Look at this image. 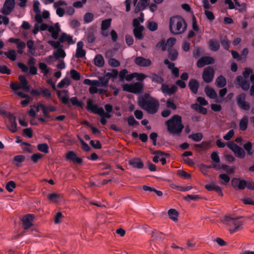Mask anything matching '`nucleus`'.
Segmentation results:
<instances>
[{"label": "nucleus", "mask_w": 254, "mask_h": 254, "mask_svg": "<svg viewBox=\"0 0 254 254\" xmlns=\"http://www.w3.org/2000/svg\"><path fill=\"white\" fill-rule=\"evenodd\" d=\"M168 131L172 134L179 135L184 127L182 123V118L178 115H174L171 119L166 122Z\"/></svg>", "instance_id": "obj_1"}, {"label": "nucleus", "mask_w": 254, "mask_h": 254, "mask_svg": "<svg viewBox=\"0 0 254 254\" xmlns=\"http://www.w3.org/2000/svg\"><path fill=\"white\" fill-rule=\"evenodd\" d=\"M187 27L185 20L180 16L172 17L170 19L169 29L173 34H180L184 33Z\"/></svg>", "instance_id": "obj_2"}, {"label": "nucleus", "mask_w": 254, "mask_h": 254, "mask_svg": "<svg viewBox=\"0 0 254 254\" xmlns=\"http://www.w3.org/2000/svg\"><path fill=\"white\" fill-rule=\"evenodd\" d=\"M159 106V103L157 100L153 98H150L147 100L146 106L145 107L144 110L149 114H154L157 112Z\"/></svg>", "instance_id": "obj_3"}, {"label": "nucleus", "mask_w": 254, "mask_h": 254, "mask_svg": "<svg viewBox=\"0 0 254 254\" xmlns=\"http://www.w3.org/2000/svg\"><path fill=\"white\" fill-rule=\"evenodd\" d=\"M227 146L234 152L235 155L239 158H243L245 156L244 150L233 142H228Z\"/></svg>", "instance_id": "obj_4"}, {"label": "nucleus", "mask_w": 254, "mask_h": 254, "mask_svg": "<svg viewBox=\"0 0 254 254\" xmlns=\"http://www.w3.org/2000/svg\"><path fill=\"white\" fill-rule=\"evenodd\" d=\"M34 218L35 216L32 214H27L22 216L21 220L24 230H28L33 226Z\"/></svg>", "instance_id": "obj_5"}, {"label": "nucleus", "mask_w": 254, "mask_h": 254, "mask_svg": "<svg viewBox=\"0 0 254 254\" xmlns=\"http://www.w3.org/2000/svg\"><path fill=\"white\" fill-rule=\"evenodd\" d=\"M214 76V70L213 67L208 66L205 67L202 72V79L206 83L211 82Z\"/></svg>", "instance_id": "obj_6"}, {"label": "nucleus", "mask_w": 254, "mask_h": 254, "mask_svg": "<svg viewBox=\"0 0 254 254\" xmlns=\"http://www.w3.org/2000/svg\"><path fill=\"white\" fill-rule=\"evenodd\" d=\"M15 0H5L0 12L5 15L9 14L15 6Z\"/></svg>", "instance_id": "obj_7"}, {"label": "nucleus", "mask_w": 254, "mask_h": 254, "mask_svg": "<svg viewBox=\"0 0 254 254\" xmlns=\"http://www.w3.org/2000/svg\"><path fill=\"white\" fill-rule=\"evenodd\" d=\"M246 94L244 93H241L238 95L237 97V103L239 107L244 110H248L250 109V104L245 101Z\"/></svg>", "instance_id": "obj_8"}, {"label": "nucleus", "mask_w": 254, "mask_h": 254, "mask_svg": "<svg viewBox=\"0 0 254 254\" xmlns=\"http://www.w3.org/2000/svg\"><path fill=\"white\" fill-rule=\"evenodd\" d=\"M234 83L244 91H247L250 88V82L244 79L241 75H239L236 77Z\"/></svg>", "instance_id": "obj_9"}, {"label": "nucleus", "mask_w": 254, "mask_h": 254, "mask_svg": "<svg viewBox=\"0 0 254 254\" xmlns=\"http://www.w3.org/2000/svg\"><path fill=\"white\" fill-rule=\"evenodd\" d=\"M65 158L67 160L78 164H80L82 162V159L77 157L76 154L73 151H68L65 155Z\"/></svg>", "instance_id": "obj_10"}, {"label": "nucleus", "mask_w": 254, "mask_h": 254, "mask_svg": "<svg viewBox=\"0 0 254 254\" xmlns=\"http://www.w3.org/2000/svg\"><path fill=\"white\" fill-rule=\"evenodd\" d=\"M214 63V59L210 57H204L199 59L197 62L198 67H202L206 64H212Z\"/></svg>", "instance_id": "obj_11"}, {"label": "nucleus", "mask_w": 254, "mask_h": 254, "mask_svg": "<svg viewBox=\"0 0 254 254\" xmlns=\"http://www.w3.org/2000/svg\"><path fill=\"white\" fill-rule=\"evenodd\" d=\"M134 63L139 66H149L151 64V61L142 57H137L134 60Z\"/></svg>", "instance_id": "obj_12"}, {"label": "nucleus", "mask_w": 254, "mask_h": 254, "mask_svg": "<svg viewBox=\"0 0 254 254\" xmlns=\"http://www.w3.org/2000/svg\"><path fill=\"white\" fill-rule=\"evenodd\" d=\"M189 87L193 94H196L199 86L198 81L193 78L190 79L188 84Z\"/></svg>", "instance_id": "obj_13"}, {"label": "nucleus", "mask_w": 254, "mask_h": 254, "mask_svg": "<svg viewBox=\"0 0 254 254\" xmlns=\"http://www.w3.org/2000/svg\"><path fill=\"white\" fill-rule=\"evenodd\" d=\"M8 118L11 124V126L7 127L12 132H15L17 131V124L16 123L15 116L12 114H8Z\"/></svg>", "instance_id": "obj_14"}, {"label": "nucleus", "mask_w": 254, "mask_h": 254, "mask_svg": "<svg viewBox=\"0 0 254 254\" xmlns=\"http://www.w3.org/2000/svg\"><path fill=\"white\" fill-rule=\"evenodd\" d=\"M18 79L21 84V88H22L24 91L29 92L30 90V87L28 84V81L26 78L23 75H19Z\"/></svg>", "instance_id": "obj_15"}, {"label": "nucleus", "mask_w": 254, "mask_h": 254, "mask_svg": "<svg viewBox=\"0 0 254 254\" xmlns=\"http://www.w3.org/2000/svg\"><path fill=\"white\" fill-rule=\"evenodd\" d=\"M128 163L129 165L138 169H142L144 166L143 162L139 158H135L131 159L129 161Z\"/></svg>", "instance_id": "obj_16"}, {"label": "nucleus", "mask_w": 254, "mask_h": 254, "mask_svg": "<svg viewBox=\"0 0 254 254\" xmlns=\"http://www.w3.org/2000/svg\"><path fill=\"white\" fill-rule=\"evenodd\" d=\"M169 218L174 222L178 221L179 212L175 209L171 208L168 211Z\"/></svg>", "instance_id": "obj_17"}, {"label": "nucleus", "mask_w": 254, "mask_h": 254, "mask_svg": "<svg viewBox=\"0 0 254 254\" xmlns=\"http://www.w3.org/2000/svg\"><path fill=\"white\" fill-rule=\"evenodd\" d=\"M220 42L221 45L226 50H228L230 47V42L226 35H220L219 36Z\"/></svg>", "instance_id": "obj_18"}, {"label": "nucleus", "mask_w": 254, "mask_h": 254, "mask_svg": "<svg viewBox=\"0 0 254 254\" xmlns=\"http://www.w3.org/2000/svg\"><path fill=\"white\" fill-rule=\"evenodd\" d=\"M208 44L210 49L212 51H217L220 48V44L216 39H210Z\"/></svg>", "instance_id": "obj_19"}, {"label": "nucleus", "mask_w": 254, "mask_h": 254, "mask_svg": "<svg viewBox=\"0 0 254 254\" xmlns=\"http://www.w3.org/2000/svg\"><path fill=\"white\" fill-rule=\"evenodd\" d=\"M204 91L206 95L211 99H215L217 97L215 91L213 88H210L208 85L205 87Z\"/></svg>", "instance_id": "obj_20"}, {"label": "nucleus", "mask_w": 254, "mask_h": 254, "mask_svg": "<svg viewBox=\"0 0 254 254\" xmlns=\"http://www.w3.org/2000/svg\"><path fill=\"white\" fill-rule=\"evenodd\" d=\"M215 84L218 88H222L226 84V80L225 78L222 76H219L216 79Z\"/></svg>", "instance_id": "obj_21"}, {"label": "nucleus", "mask_w": 254, "mask_h": 254, "mask_svg": "<svg viewBox=\"0 0 254 254\" xmlns=\"http://www.w3.org/2000/svg\"><path fill=\"white\" fill-rule=\"evenodd\" d=\"M59 40L60 42L63 43L65 41H66L68 44H72L73 43V41L72 40V38L71 36L67 35L65 33H63L60 38Z\"/></svg>", "instance_id": "obj_22"}, {"label": "nucleus", "mask_w": 254, "mask_h": 254, "mask_svg": "<svg viewBox=\"0 0 254 254\" xmlns=\"http://www.w3.org/2000/svg\"><path fill=\"white\" fill-rule=\"evenodd\" d=\"M48 31L51 33V35L53 38L56 40L58 38L59 33L61 31V28L60 27H59L57 29H54V27L52 26H49L48 28Z\"/></svg>", "instance_id": "obj_23"}, {"label": "nucleus", "mask_w": 254, "mask_h": 254, "mask_svg": "<svg viewBox=\"0 0 254 254\" xmlns=\"http://www.w3.org/2000/svg\"><path fill=\"white\" fill-rule=\"evenodd\" d=\"M144 30L143 26H140L138 28H134L133 30V34L135 38L137 39H142L143 38V35L142 32Z\"/></svg>", "instance_id": "obj_24"}, {"label": "nucleus", "mask_w": 254, "mask_h": 254, "mask_svg": "<svg viewBox=\"0 0 254 254\" xmlns=\"http://www.w3.org/2000/svg\"><path fill=\"white\" fill-rule=\"evenodd\" d=\"M143 88V84L140 82H135L132 84V93L137 94L141 92Z\"/></svg>", "instance_id": "obj_25"}, {"label": "nucleus", "mask_w": 254, "mask_h": 254, "mask_svg": "<svg viewBox=\"0 0 254 254\" xmlns=\"http://www.w3.org/2000/svg\"><path fill=\"white\" fill-rule=\"evenodd\" d=\"M191 107L192 109L198 111L199 113L205 115L207 113V109L197 103L192 104Z\"/></svg>", "instance_id": "obj_26"}, {"label": "nucleus", "mask_w": 254, "mask_h": 254, "mask_svg": "<svg viewBox=\"0 0 254 254\" xmlns=\"http://www.w3.org/2000/svg\"><path fill=\"white\" fill-rule=\"evenodd\" d=\"M168 51L169 53V58L171 61H175L177 59L178 53L177 51L174 49L168 48Z\"/></svg>", "instance_id": "obj_27"}, {"label": "nucleus", "mask_w": 254, "mask_h": 254, "mask_svg": "<svg viewBox=\"0 0 254 254\" xmlns=\"http://www.w3.org/2000/svg\"><path fill=\"white\" fill-rule=\"evenodd\" d=\"M95 64L99 67H102L104 64V60L102 55H97L94 59Z\"/></svg>", "instance_id": "obj_28"}, {"label": "nucleus", "mask_w": 254, "mask_h": 254, "mask_svg": "<svg viewBox=\"0 0 254 254\" xmlns=\"http://www.w3.org/2000/svg\"><path fill=\"white\" fill-rule=\"evenodd\" d=\"M53 55L56 60H58L60 58H64L66 55L63 49L59 48L56 51L54 52Z\"/></svg>", "instance_id": "obj_29"}, {"label": "nucleus", "mask_w": 254, "mask_h": 254, "mask_svg": "<svg viewBox=\"0 0 254 254\" xmlns=\"http://www.w3.org/2000/svg\"><path fill=\"white\" fill-rule=\"evenodd\" d=\"M4 54L12 61H14L16 60V54L14 50H10L8 52H5L4 53Z\"/></svg>", "instance_id": "obj_30"}, {"label": "nucleus", "mask_w": 254, "mask_h": 254, "mask_svg": "<svg viewBox=\"0 0 254 254\" xmlns=\"http://www.w3.org/2000/svg\"><path fill=\"white\" fill-rule=\"evenodd\" d=\"M248 123V117L245 116L243 118V119L240 121V128L242 130H245L247 128Z\"/></svg>", "instance_id": "obj_31"}, {"label": "nucleus", "mask_w": 254, "mask_h": 254, "mask_svg": "<svg viewBox=\"0 0 254 254\" xmlns=\"http://www.w3.org/2000/svg\"><path fill=\"white\" fill-rule=\"evenodd\" d=\"M188 137L189 138H191L195 141H200L203 138V135L200 132L193 133L190 135H189Z\"/></svg>", "instance_id": "obj_32"}, {"label": "nucleus", "mask_w": 254, "mask_h": 254, "mask_svg": "<svg viewBox=\"0 0 254 254\" xmlns=\"http://www.w3.org/2000/svg\"><path fill=\"white\" fill-rule=\"evenodd\" d=\"M38 150L42 152L48 153L49 152V146L46 143H41L37 145Z\"/></svg>", "instance_id": "obj_33"}, {"label": "nucleus", "mask_w": 254, "mask_h": 254, "mask_svg": "<svg viewBox=\"0 0 254 254\" xmlns=\"http://www.w3.org/2000/svg\"><path fill=\"white\" fill-rule=\"evenodd\" d=\"M60 91H57V95L59 98H61L62 102L64 104H66L68 107H70V104L69 103V98L67 96L61 97V93Z\"/></svg>", "instance_id": "obj_34"}, {"label": "nucleus", "mask_w": 254, "mask_h": 254, "mask_svg": "<svg viewBox=\"0 0 254 254\" xmlns=\"http://www.w3.org/2000/svg\"><path fill=\"white\" fill-rule=\"evenodd\" d=\"M112 19L111 18L107 19L102 21L101 29L103 31L108 29L110 25Z\"/></svg>", "instance_id": "obj_35"}, {"label": "nucleus", "mask_w": 254, "mask_h": 254, "mask_svg": "<svg viewBox=\"0 0 254 254\" xmlns=\"http://www.w3.org/2000/svg\"><path fill=\"white\" fill-rule=\"evenodd\" d=\"M209 145V142L206 141H203L201 144H195L194 147L198 151H200L201 150L205 149Z\"/></svg>", "instance_id": "obj_36"}, {"label": "nucleus", "mask_w": 254, "mask_h": 254, "mask_svg": "<svg viewBox=\"0 0 254 254\" xmlns=\"http://www.w3.org/2000/svg\"><path fill=\"white\" fill-rule=\"evenodd\" d=\"M16 184L13 181H9L5 185V189L9 192H11L13 190L16 188Z\"/></svg>", "instance_id": "obj_37"}, {"label": "nucleus", "mask_w": 254, "mask_h": 254, "mask_svg": "<svg viewBox=\"0 0 254 254\" xmlns=\"http://www.w3.org/2000/svg\"><path fill=\"white\" fill-rule=\"evenodd\" d=\"M70 101L72 105L76 106L81 108H82L84 105L83 102L78 101L76 97L71 98L70 99Z\"/></svg>", "instance_id": "obj_38"}, {"label": "nucleus", "mask_w": 254, "mask_h": 254, "mask_svg": "<svg viewBox=\"0 0 254 254\" xmlns=\"http://www.w3.org/2000/svg\"><path fill=\"white\" fill-rule=\"evenodd\" d=\"M99 79L102 87H107L108 86L109 79L107 76L105 75L104 76L99 77Z\"/></svg>", "instance_id": "obj_39"}, {"label": "nucleus", "mask_w": 254, "mask_h": 254, "mask_svg": "<svg viewBox=\"0 0 254 254\" xmlns=\"http://www.w3.org/2000/svg\"><path fill=\"white\" fill-rule=\"evenodd\" d=\"M60 197V194L57 193H52L49 194L48 196V199L55 203H57L58 200L57 199L59 198Z\"/></svg>", "instance_id": "obj_40"}, {"label": "nucleus", "mask_w": 254, "mask_h": 254, "mask_svg": "<svg viewBox=\"0 0 254 254\" xmlns=\"http://www.w3.org/2000/svg\"><path fill=\"white\" fill-rule=\"evenodd\" d=\"M110 72H107L105 74L110 79L111 77L116 78L118 75V71L115 69H109Z\"/></svg>", "instance_id": "obj_41"}, {"label": "nucleus", "mask_w": 254, "mask_h": 254, "mask_svg": "<svg viewBox=\"0 0 254 254\" xmlns=\"http://www.w3.org/2000/svg\"><path fill=\"white\" fill-rule=\"evenodd\" d=\"M71 77L75 80H79L80 79V74L75 70L71 69L70 70Z\"/></svg>", "instance_id": "obj_42"}, {"label": "nucleus", "mask_w": 254, "mask_h": 254, "mask_svg": "<svg viewBox=\"0 0 254 254\" xmlns=\"http://www.w3.org/2000/svg\"><path fill=\"white\" fill-rule=\"evenodd\" d=\"M152 81L156 82L158 83H162L164 79L162 77L159 76L158 75L153 73L150 76Z\"/></svg>", "instance_id": "obj_43"}, {"label": "nucleus", "mask_w": 254, "mask_h": 254, "mask_svg": "<svg viewBox=\"0 0 254 254\" xmlns=\"http://www.w3.org/2000/svg\"><path fill=\"white\" fill-rule=\"evenodd\" d=\"M147 27L151 31H154L157 29L158 24L155 22H148Z\"/></svg>", "instance_id": "obj_44"}, {"label": "nucleus", "mask_w": 254, "mask_h": 254, "mask_svg": "<svg viewBox=\"0 0 254 254\" xmlns=\"http://www.w3.org/2000/svg\"><path fill=\"white\" fill-rule=\"evenodd\" d=\"M128 125L129 126H138L139 123L137 122L132 116H129L127 119Z\"/></svg>", "instance_id": "obj_45"}, {"label": "nucleus", "mask_w": 254, "mask_h": 254, "mask_svg": "<svg viewBox=\"0 0 254 254\" xmlns=\"http://www.w3.org/2000/svg\"><path fill=\"white\" fill-rule=\"evenodd\" d=\"M40 91L43 96L45 98H50L51 97V93L48 89L41 88Z\"/></svg>", "instance_id": "obj_46"}, {"label": "nucleus", "mask_w": 254, "mask_h": 254, "mask_svg": "<svg viewBox=\"0 0 254 254\" xmlns=\"http://www.w3.org/2000/svg\"><path fill=\"white\" fill-rule=\"evenodd\" d=\"M70 84V79L68 78L65 77L59 83L58 87L59 88H63L65 85L68 86Z\"/></svg>", "instance_id": "obj_47"}, {"label": "nucleus", "mask_w": 254, "mask_h": 254, "mask_svg": "<svg viewBox=\"0 0 254 254\" xmlns=\"http://www.w3.org/2000/svg\"><path fill=\"white\" fill-rule=\"evenodd\" d=\"M244 149L247 151V153L249 155H252L253 154V151H252V143L248 141L246 144L244 145Z\"/></svg>", "instance_id": "obj_48"}, {"label": "nucleus", "mask_w": 254, "mask_h": 254, "mask_svg": "<svg viewBox=\"0 0 254 254\" xmlns=\"http://www.w3.org/2000/svg\"><path fill=\"white\" fill-rule=\"evenodd\" d=\"M93 14L91 12H87L84 16V21L86 23H89L92 21Z\"/></svg>", "instance_id": "obj_49"}, {"label": "nucleus", "mask_w": 254, "mask_h": 254, "mask_svg": "<svg viewBox=\"0 0 254 254\" xmlns=\"http://www.w3.org/2000/svg\"><path fill=\"white\" fill-rule=\"evenodd\" d=\"M149 0H140L137 4L142 9H145L149 5Z\"/></svg>", "instance_id": "obj_50"}, {"label": "nucleus", "mask_w": 254, "mask_h": 254, "mask_svg": "<svg viewBox=\"0 0 254 254\" xmlns=\"http://www.w3.org/2000/svg\"><path fill=\"white\" fill-rule=\"evenodd\" d=\"M108 62L109 64L113 67H117L120 65V62L118 60L113 58H110Z\"/></svg>", "instance_id": "obj_51"}, {"label": "nucleus", "mask_w": 254, "mask_h": 254, "mask_svg": "<svg viewBox=\"0 0 254 254\" xmlns=\"http://www.w3.org/2000/svg\"><path fill=\"white\" fill-rule=\"evenodd\" d=\"M0 73L2 74H10V70L6 65H0Z\"/></svg>", "instance_id": "obj_52"}, {"label": "nucleus", "mask_w": 254, "mask_h": 254, "mask_svg": "<svg viewBox=\"0 0 254 254\" xmlns=\"http://www.w3.org/2000/svg\"><path fill=\"white\" fill-rule=\"evenodd\" d=\"M211 158L215 163H219L220 162V158L217 151H213L211 153Z\"/></svg>", "instance_id": "obj_53"}, {"label": "nucleus", "mask_w": 254, "mask_h": 254, "mask_svg": "<svg viewBox=\"0 0 254 254\" xmlns=\"http://www.w3.org/2000/svg\"><path fill=\"white\" fill-rule=\"evenodd\" d=\"M147 103V100H145L144 98H139L138 100V104L139 106L143 109H144L146 104Z\"/></svg>", "instance_id": "obj_54"}, {"label": "nucleus", "mask_w": 254, "mask_h": 254, "mask_svg": "<svg viewBox=\"0 0 254 254\" xmlns=\"http://www.w3.org/2000/svg\"><path fill=\"white\" fill-rule=\"evenodd\" d=\"M176 39L175 38H174V37L170 38L167 40V42L166 43V45H167V46H170V48H171L175 45V44L176 43Z\"/></svg>", "instance_id": "obj_55"}, {"label": "nucleus", "mask_w": 254, "mask_h": 254, "mask_svg": "<svg viewBox=\"0 0 254 254\" xmlns=\"http://www.w3.org/2000/svg\"><path fill=\"white\" fill-rule=\"evenodd\" d=\"M23 134L31 138L32 137V129L31 128H25L23 130Z\"/></svg>", "instance_id": "obj_56"}, {"label": "nucleus", "mask_w": 254, "mask_h": 254, "mask_svg": "<svg viewBox=\"0 0 254 254\" xmlns=\"http://www.w3.org/2000/svg\"><path fill=\"white\" fill-rule=\"evenodd\" d=\"M43 156V155L40 153H35L31 156V159L33 161V162L36 163L38 159L42 158Z\"/></svg>", "instance_id": "obj_57"}, {"label": "nucleus", "mask_w": 254, "mask_h": 254, "mask_svg": "<svg viewBox=\"0 0 254 254\" xmlns=\"http://www.w3.org/2000/svg\"><path fill=\"white\" fill-rule=\"evenodd\" d=\"M85 51L83 49H77L75 56L77 58H81L85 56Z\"/></svg>", "instance_id": "obj_58"}, {"label": "nucleus", "mask_w": 254, "mask_h": 254, "mask_svg": "<svg viewBox=\"0 0 254 254\" xmlns=\"http://www.w3.org/2000/svg\"><path fill=\"white\" fill-rule=\"evenodd\" d=\"M90 144L95 149H100L102 147V145L99 140H97L96 143H95L93 140H91L90 141Z\"/></svg>", "instance_id": "obj_59"}, {"label": "nucleus", "mask_w": 254, "mask_h": 254, "mask_svg": "<svg viewBox=\"0 0 254 254\" xmlns=\"http://www.w3.org/2000/svg\"><path fill=\"white\" fill-rule=\"evenodd\" d=\"M252 71H253L251 68L248 67L245 68V70L243 72V75L245 79H246V78H248L249 77Z\"/></svg>", "instance_id": "obj_60"}, {"label": "nucleus", "mask_w": 254, "mask_h": 254, "mask_svg": "<svg viewBox=\"0 0 254 254\" xmlns=\"http://www.w3.org/2000/svg\"><path fill=\"white\" fill-rule=\"evenodd\" d=\"M125 38L126 43L128 46H130L133 44V39L132 36L126 35Z\"/></svg>", "instance_id": "obj_61"}, {"label": "nucleus", "mask_w": 254, "mask_h": 254, "mask_svg": "<svg viewBox=\"0 0 254 254\" xmlns=\"http://www.w3.org/2000/svg\"><path fill=\"white\" fill-rule=\"evenodd\" d=\"M39 4H40V3L38 1H37V0L34 1L33 10L36 13H39L40 12V10L39 7Z\"/></svg>", "instance_id": "obj_62"}, {"label": "nucleus", "mask_w": 254, "mask_h": 254, "mask_svg": "<svg viewBox=\"0 0 254 254\" xmlns=\"http://www.w3.org/2000/svg\"><path fill=\"white\" fill-rule=\"evenodd\" d=\"M247 186V182L244 180H240L239 182V187L238 189L239 190H244Z\"/></svg>", "instance_id": "obj_63"}, {"label": "nucleus", "mask_w": 254, "mask_h": 254, "mask_svg": "<svg viewBox=\"0 0 254 254\" xmlns=\"http://www.w3.org/2000/svg\"><path fill=\"white\" fill-rule=\"evenodd\" d=\"M234 134V131L233 129L230 130L225 135L223 136V138L226 140H229Z\"/></svg>", "instance_id": "obj_64"}]
</instances>
